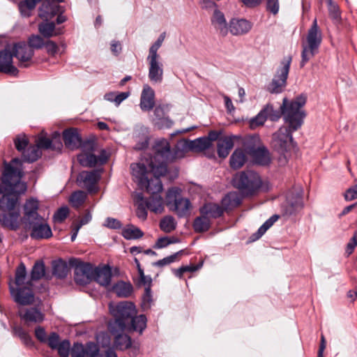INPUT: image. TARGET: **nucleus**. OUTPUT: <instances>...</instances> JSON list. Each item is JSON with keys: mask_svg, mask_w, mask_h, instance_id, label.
<instances>
[{"mask_svg": "<svg viewBox=\"0 0 357 357\" xmlns=\"http://www.w3.org/2000/svg\"><path fill=\"white\" fill-rule=\"evenodd\" d=\"M306 102V97L301 95L294 100L288 101L287 98L283 99L282 113L284 121L289 126H282L273 134L272 146L279 153L284 154L293 146L292 132L299 129L303 123L305 114L301 107Z\"/></svg>", "mask_w": 357, "mask_h": 357, "instance_id": "f257e3e1", "label": "nucleus"}, {"mask_svg": "<svg viewBox=\"0 0 357 357\" xmlns=\"http://www.w3.org/2000/svg\"><path fill=\"white\" fill-rule=\"evenodd\" d=\"M153 156L150 158L149 167L155 175L164 176L167 172V163L176 157H183V153L173 155L169 142L162 138L155 141L153 146Z\"/></svg>", "mask_w": 357, "mask_h": 357, "instance_id": "f03ea898", "label": "nucleus"}, {"mask_svg": "<svg viewBox=\"0 0 357 357\" xmlns=\"http://www.w3.org/2000/svg\"><path fill=\"white\" fill-rule=\"evenodd\" d=\"M21 160L14 158L10 163H4L0 184V195L6 192H24L26 187L21 182L23 176Z\"/></svg>", "mask_w": 357, "mask_h": 357, "instance_id": "7ed1b4c3", "label": "nucleus"}, {"mask_svg": "<svg viewBox=\"0 0 357 357\" xmlns=\"http://www.w3.org/2000/svg\"><path fill=\"white\" fill-rule=\"evenodd\" d=\"M233 185L245 196H252L261 189H267L259 174L252 170L236 174L233 178Z\"/></svg>", "mask_w": 357, "mask_h": 357, "instance_id": "20e7f679", "label": "nucleus"}, {"mask_svg": "<svg viewBox=\"0 0 357 357\" xmlns=\"http://www.w3.org/2000/svg\"><path fill=\"white\" fill-rule=\"evenodd\" d=\"M322 42V33L318 26L317 18L312 22V26L307 31L305 42L302 44L301 68L312 59L319 52Z\"/></svg>", "mask_w": 357, "mask_h": 357, "instance_id": "39448f33", "label": "nucleus"}, {"mask_svg": "<svg viewBox=\"0 0 357 357\" xmlns=\"http://www.w3.org/2000/svg\"><path fill=\"white\" fill-rule=\"evenodd\" d=\"M149 163V161L147 160V167L145 164L140 162L131 164L130 168L134 181L137 183L142 190L145 189L154 192L162 191V184L160 179V176L153 174L154 178L150 180L147 177V174L150 172Z\"/></svg>", "mask_w": 357, "mask_h": 357, "instance_id": "423d86ee", "label": "nucleus"}, {"mask_svg": "<svg viewBox=\"0 0 357 357\" xmlns=\"http://www.w3.org/2000/svg\"><path fill=\"white\" fill-rule=\"evenodd\" d=\"M166 204L178 218H185L190 215L191 202L182 195V191L179 188L174 187L167 190Z\"/></svg>", "mask_w": 357, "mask_h": 357, "instance_id": "0eeeda50", "label": "nucleus"}, {"mask_svg": "<svg viewBox=\"0 0 357 357\" xmlns=\"http://www.w3.org/2000/svg\"><path fill=\"white\" fill-rule=\"evenodd\" d=\"M111 312L115 317V322L121 331L127 328L130 321L135 314V307L132 303L123 301L111 307Z\"/></svg>", "mask_w": 357, "mask_h": 357, "instance_id": "6e6552de", "label": "nucleus"}, {"mask_svg": "<svg viewBox=\"0 0 357 357\" xmlns=\"http://www.w3.org/2000/svg\"><path fill=\"white\" fill-rule=\"evenodd\" d=\"M291 63V57L284 58L281 62V67L277 70L272 82L268 86V90L272 93H281L287 85V79L288 77L290 65Z\"/></svg>", "mask_w": 357, "mask_h": 357, "instance_id": "1a4fd4ad", "label": "nucleus"}, {"mask_svg": "<svg viewBox=\"0 0 357 357\" xmlns=\"http://www.w3.org/2000/svg\"><path fill=\"white\" fill-rule=\"evenodd\" d=\"M70 264L75 266L74 280L79 285H85L93 280V267L88 263H83L73 259L70 261Z\"/></svg>", "mask_w": 357, "mask_h": 357, "instance_id": "9d476101", "label": "nucleus"}, {"mask_svg": "<svg viewBox=\"0 0 357 357\" xmlns=\"http://www.w3.org/2000/svg\"><path fill=\"white\" fill-rule=\"evenodd\" d=\"M25 225L31 229L30 236L32 238L47 239L52 236L50 225L42 216L26 223Z\"/></svg>", "mask_w": 357, "mask_h": 357, "instance_id": "9b49d317", "label": "nucleus"}, {"mask_svg": "<svg viewBox=\"0 0 357 357\" xmlns=\"http://www.w3.org/2000/svg\"><path fill=\"white\" fill-rule=\"evenodd\" d=\"M9 289L14 301L20 305H29L34 302V294L32 286L13 287L9 285Z\"/></svg>", "mask_w": 357, "mask_h": 357, "instance_id": "f8f14e48", "label": "nucleus"}, {"mask_svg": "<svg viewBox=\"0 0 357 357\" xmlns=\"http://www.w3.org/2000/svg\"><path fill=\"white\" fill-rule=\"evenodd\" d=\"M101 176V172L98 169L92 171H83L77 176L79 185L85 188L89 192H96L98 190L96 184Z\"/></svg>", "mask_w": 357, "mask_h": 357, "instance_id": "ddd939ff", "label": "nucleus"}, {"mask_svg": "<svg viewBox=\"0 0 357 357\" xmlns=\"http://www.w3.org/2000/svg\"><path fill=\"white\" fill-rule=\"evenodd\" d=\"M109 155L105 149H102L99 155L93 153H81L77 155V160L83 167H93L97 165H103L107 162Z\"/></svg>", "mask_w": 357, "mask_h": 357, "instance_id": "4468645a", "label": "nucleus"}, {"mask_svg": "<svg viewBox=\"0 0 357 357\" xmlns=\"http://www.w3.org/2000/svg\"><path fill=\"white\" fill-rule=\"evenodd\" d=\"M303 206L302 197L293 193L287 196L281 204V212L284 216H290L300 211Z\"/></svg>", "mask_w": 357, "mask_h": 357, "instance_id": "2eb2a0df", "label": "nucleus"}, {"mask_svg": "<svg viewBox=\"0 0 357 357\" xmlns=\"http://www.w3.org/2000/svg\"><path fill=\"white\" fill-rule=\"evenodd\" d=\"M160 56L150 55L147 56L149 63V78L151 82L160 83L163 79L162 64L159 61Z\"/></svg>", "mask_w": 357, "mask_h": 357, "instance_id": "dca6fc26", "label": "nucleus"}, {"mask_svg": "<svg viewBox=\"0 0 357 357\" xmlns=\"http://www.w3.org/2000/svg\"><path fill=\"white\" fill-rule=\"evenodd\" d=\"M211 147L210 139L206 137H199L195 140L181 142L177 144V149H181L184 151H193L200 152Z\"/></svg>", "mask_w": 357, "mask_h": 357, "instance_id": "f3484780", "label": "nucleus"}, {"mask_svg": "<svg viewBox=\"0 0 357 357\" xmlns=\"http://www.w3.org/2000/svg\"><path fill=\"white\" fill-rule=\"evenodd\" d=\"M13 52L20 62V66L23 67L28 66V62L31 59L33 55V50L25 43H17L14 45Z\"/></svg>", "mask_w": 357, "mask_h": 357, "instance_id": "a211bd4d", "label": "nucleus"}, {"mask_svg": "<svg viewBox=\"0 0 357 357\" xmlns=\"http://www.w3.org/2000/svg\"><path fill=\"white\" fill-rule=\"evenodd\" d=\"M13 54L7 50L0 51V73L16 76L17 68L13 64Z\"/></svg>", "mask_w": 357, "mask_h": 357, "instance_id": "6ab92c4d", "label": "nucleus"}, {"mask_svg": "<svg viewBox=\"0 0 357 357\" xmlns=\"http://www.w3.org/2000/svg\"><path fill=\"white\" fill-rule=\"evenodd\" d=\"M247 149L248 153L252 157L256 164L268 165L271 162L270 153L265 146L254 148L247 144Z\"/></svg>", "mask_w": 357, "mask_h": 357, "instance_id": "aec40b11", "label": "nucleus"}, {"mask_svg": "<svg viewBox=\"0 0 357 357\" xmlns=\"http://www.w3.org/2000/svg\"><path fill=\"white\" fill-rule=\"evenodd\" d=\"M36 146L40 149H52L61 151L63 144L61 141L60 134L58 132H54L52 134V138L45 137H40L37 141Z\"/></svg>", "mask_w": 357, "mask_h": 357, "instance_id": "412c9836", "label": "nucleus"}, {"mask_svg": "<svg viewBox=\"0 0 357 357\" xmlns=\"http://www.w3.org/2000/svg\"><path fill=\"white\" fill-rule=\"evenodd\" d=\"M63 139L66 146L70 149H77L81 146L82 137L77 128L66 129L63 132Z\"/></svg>", "mask_w": 357, "mask_h": 357, "instance_id": "4be33fe9", "label": "nucleus"}, {"mask_svg": "<svg viewBox=\"0 0 357 357\" xmlns=\"http://www.w3.org/2000/svg\"><path fill=\"white\" fill-rule=\"evenodd\" d=\"M61 6L57 3L45 1L39 8L38 16L43 20L48 21L61 13Z\"/></svg>", "mask_w": 357, "mask_h": 357, "instance_id": "5701e85b", "label": "nucleus"}, {"mask_svg": "<svg viewBox=\"0 0 357 357\" xmlns=\"http://www.w3.org/2000/svg\"><path fill=\"white\" fill-rule=\"evenodd\" d=\"M155 105V92L149 85H144L141 93L139 107L144 112L151 111Z\"/></svg>", "mask_w": 357, "mask_h": 357, "instance_id": "b1692460", "label": "nucleus"}, {"mask_svg": "<svg viewBox=\"0 0 357 357\" xmlns=\"http://www.w3.org/2000/svg\"><path fill=\"white\" fill-rule=\"evenodd\" d=\"M252 28V24L247 20L233 18L229 24V32L234 36L247 33Z\"/></svg>", "mask_w": 357, "mask_h": 357, "instance_id": "393cba45", "label": "nucleus"}, {"mask_svg": "<svg viewBox=\"0 0 357 357\" xmlns=\"http://www.w3.org/2000/svg\"><path fill=\"white\" fill-rule=\"evenodd\" d=\"M211 24L215 29L222 36H226L229 33V25L227 23L225 15L220 10L215 9L211 17Z\"/></svg>", "mask_w": 357, "mask_h": 357, "instance_id": "a878e982", "label": "nucleus"}, {"mask_svg": "<svg viewBox=\"0 0 357 357\" xmlns=\"http://www.w3.org/2000/svg\"><path fill=\"white\" fill-rule=\"evenodd\" d=\"M22 192H6L0 198V211L17 212L15 210L18 202L17 195Z\"/></svg>", "mask_w": 357, "mask_h": 357, "instance_id": "bb28decb", "label": "nucleus"}, {"mask_svg": "<svg viewBox=\"0 0 357 357\" xmlns=\"http://www.w3.org/2000/svg\"><path fill=\"white\" fill-rule=\"evenodd\" d=\"M19 212L0 211V224L11 230H17L20 227Z\"/></svg>", "mask_w": 357, "mask_h": 357, "instance_id": "cd10ccee", "label": "nucleus"}, {"mask_svg": "<svg viewBox=\"0 0 357 357\" xmlns=\"http://www.w3.org/2000/svg\"><path fill=\"white\" fill-rule=\"evenodd\" d=\"M146 191L151 195L148 199L144 200L147 208L155 213H161L164 210V206L162 198L159 193L162 191L155 192L150 190Z\"/></svg>", "mask_w": 357, "mask_h": 357, "instance_id": "c85d7f7f", "label": "nucleus"}, {"mask_svg": "<svg viewBox=\"0 0 357 357\" xmlns=\"http://www.w3.org/2000/svg\"><path fill=\"white\" fill-rule=\"evenodd\" d=\"M39 207V204L37 199H28L24 206V224L32 221L36 220V218L41 217L38 213V209Z\"/></svg>", "mask_w": 357, "mask_h": 357, "instance_id": "c756f323", "label": "nucleus"}, {"mask_svg": "<svg viewBox=\"0 0 357 357\" xmlns=\"http://www.w3.org/2000/svg\"><path fill=\"white\" fill-rule=\"evenodd\" d=\"M19 316L26 322L40 323L44 320V314L36 307H30L19 311Z\"/></svg>", "mask_w": 357, "mask_h": 357, "instance_id": "7c9ffc66", "label": "nucleus"}, {"mask_svg": "<svg viewBox=\"0 0 357 357\" xmlns=\"http://www.w3.org/2000/svg\"><path fill=\"white\" fill-rule=\"evenodd\" d=\"M112 271L109 266L94 268L93 280L102 286H108L111 282Z\"/></svg>", "mask_w": 357, "mask_h": 357, "instance_id": "2f4dec72", "label": "nucleus"}, {"mask_svg": "<svg viewBox=\"0 0 357 357\" xmlns=\"http://www.w3.org/2000/svg\"><path fill=\"white\" fill-rule=\"evenodd\" d=\"M225 209L222 206H220L219 204L215 203H207L200 209V213L210 219V218H220L222 215Z\"/></svg>", "mask_w": 357, "mask_h": 357, "instance_id": "473e14b6", "label": "nucleus"}, {"mask_svg": "<svg viewBox=\"0 0 357 357\" xmlns=\"http://www.w3.org/2000/svg\"><path fill=\"white\" fill-rule=\"evenodd\" d=\"M241 202L242 199L237 192H230L222 198L221 204L225 211H230L238 206Z\"/></svg>", "mask_w": 357, "mask_h": 357, "instance_id": "72a5a7b5", "label": "nucleus"}, {"mask_svg": "<svg viewBox=\"0 0 357 357\" xmlns=\"http://www.w3.org/2000/svg\"><path fill=\"white\" fill-rule=\"evenodd\" d=\"M15 284V287L33 286L31 278H27L26 267L23 263H21L16 268Z\"/></svg>", "mask_w": 357, "mask_h": 357, "instance_id": "f704fd0d", "label": "nucleus"}, {"mask_svg": "<svg viewBox=\"0 0 357 357\" xmlns=\"http://www.w3.org/2000/svg\"><path fill=\"white\" fill-rule=\"evenodd\" d=\"M247 159L246 153L241 149H237L230 157V167L234 169H240L244 165Z\"/></svg>", "mask_w": 357, "mask_h": 357, "instance_id": "c9c22d12", "label": "nucleus"}, {"mask_svg": "<svg viewBox=\"0 0 357 357\" xmlns=\"http://www.w3.org/2000/svg\"><path fill=\"white\" fill-rule=\"evenodd\" d=\"M217 146L219 157L225 158L234 146L233 137H225L220 139Z\"/></svg>", "mask_w": 357, "mask_h": 357, "instance_id": "e433bc0d", "label": "nucleus"}, {"mask_svg": "<svg viewBox=\"0 0 357 357\" xmlns=\"http://www.w3.org/2000/svg\"><path fill=\"white\" fill-rule=\"evenodd\" d=\"M272 105H266L259 113L258 114L252 118L250 121V127L251 129H255L259 126H261L264 124L265 121L267 119V113L269 111H271Z\"/></svg>", "mask_w": 357, "mask_h": 357, "instance_id": "4c0bfd02", "label": "nucleus"}, {"mask_svg": "<svg viewBox=\"0 0 357 357\" xmlns=\"http://www.w3.org/2000/svg\"><path fill=\"white\" fill-rule=\"evenodd\" d=\"M88 357H117V355L114 351L111 349L105 351V353L100 351L99 346L93 342H88Z\"/></svg>", "mask_w": 357, "mask_h": 357, "instance_id": "58836bf2", "label": "nucleus"}, {"mask_svg": "<svg viewBox=\"0 0 357 357\" xmlns=\"http://www.w3.org/2000/svg\"><path fill=\"white\" fill-rule=\"evenodd\" d=\"M113 291L120 298H128L132 292V286L130 283L123 281L118 282L113 286Z\"/></svg>", "mask_w": 357, "mask_h": 357, "instance_id": "ea45409f", "label": "nucleus"}, {"mask_svg": "<svg viewBox=\"0 0 357 357\" xmlns=\"http://www.w3.org/2000/svg\"><path fill=\"white\" fill-rule=\"evenodd\" d=\"M38 31L43 37L47 38L59 34L55 31V23L53 22H49L44 20L38 24Z\"/></svg>", "mask_w": 357, "mask_h": 357, "instance_id": "a19ab883", "label": "nucleus"}, {"mask_svg": "<svg viewBox=\"0 0 357 357\" xmlns=\"http://www.w3.org/2000/svg\"><path fill=\"white\" fill-rule=\"evenodd\" d=\"M53 274L58 278H64L68 273V266L66 261L62 259L54 261L52 264Z\"/></svg>", "mask_w": 357, "mask_h": 357, "instance_id": "79ce46f5", "label": "nucleus"}, {"mask_svg": "<svg viewBox=\"0 0 357 357\" xmlns=\"http://www.w3.org/2000/svg\"><path fill=\"white\" fill-rule=\"evenodd\" d=\"M211 220L205 215H202L195 219L193 222V229L196 232L202 233L209 229Z\"/></svg>", "mask_w": 357, "mask_h": 357, "instance_id": "37998d69", "label": "nucleus"}, {"mask_svg": "<svg viewBox=\"0 0 357 357\" xmlns=\"http://www.w3.org/2000/svg\"><path fill=\"white\" fill-rule=\"evenodd\" d=\"M146 317L144 314L135 317L133 316V317L130 321V328L133 331H138L139 333H142L146 327Z\"/></svg>", "mask_w": 357, "mask_h": 357, "instance_id": "c03bdc74", "label": "nucleus"}, {"mask_svg": "<svg viewBox=\"0 0 357 357\" xmlns=\"http://www.w3.org/2000/svg\"><path fill=\"white\" fill-rule=\"evenodd\" d=\"M41 153L37 146H31L22 152V159L25 162H33L38 160Z\"/></svg>", "mask_w": 357, "mask_h": 357, "instance_id": "a18cd8bd", "label": "nucleus"}, {"mask_svg": "<svg viewBox=\"0 0 357 357\" xmlns=\"http://www.w3.org/2000/svg\"><path fill=\"white\" fill-rule=\"evenodd\" d=\"M176 225L177 223L174 217L167 215L160 220V228L165 233H171L176 229Z\"/></svg>", "mask_w": 357, "mask_h": 357, "instance_id": "49530a36", "label": "nucleus"}, {"mask_svg": "<svg viewBox=\"0 0 357 357\" xmlns=\"http://www.w3.org/2000/svg\"><path fill=\"white\" fill-rule=\"evenodd\" d=\"M143 235L144 233L142 230L133 225H129L122 231V236L128 240L138 239L142 238Z\"/></svg>", "mask_w": 357, "mask_h": 357, "instance_id": "de8ad7c7", "label": "nucleus"}, {"mask_svg": "<svg viewBox=\"0 0 357 357\" xmlns=\"http://www.w3.org/2000/svg\"><path fill=\"white\" fill-rule=\"evenodd\" d=\"M45 267L43 261H36L31 272V280L36 281L39 280L45 276Z\"/></svg>", "mask_w": 357, "mask_h": 357, "instance_id": "09e8293b", "label": "nucleus"}, {"mask_svg": "<svg viewBox=\"0 0 357 357\" xmlns=\"http://www.w3.org/2000/svg\"><path fill=\"white\" fill-rule=\"evenodd\" d=\"M41 0H25L19 4V10L24 17H29L31 15V11L35 8L36 3Z\"/></svg>", "mask_w": 357, "mask_h": 357, "instance_id": "8fccbe9b", "label": "nucleus"}, {"mask_svg": "<svg viewBox=\"0 0 357 357\" xmlns=\"http://www.w3.org/2000/svg\"><path fill=\"white\" fill-rule=\"evenodd\" d=\"M70 354L71 357H88V342L85 345L80 342H74Z\"/></svg>", "mask_w": 357, "mask_h": 357, "instance_id": "3c124183", "label": "nucleus"}, {"mask_svg": "<svg viewBox=\"0 0 357 357\" xmlns=\"http://www.w3.org/2000/svg\"><path fill=\"white\" fill-rule=\"evenodd\" d=\"M86 194L84 191L78 190L74 192L70 197V202L74 208H79L85 202Z\"/></svg>", "mask_w": 357, "mask_h": 357, "instance_id": "603ef678", "label": "nucleus"}, {"mask_svg": "<svg viewBox=\"0 0 357 357\" xmlns=\"http://www.w3.org/2000/svg\"><path fill=\"white\" fill-rule=\"evenodd\" d=\"M114 344L121 350L126 349L131 346V339L126 334H119L115 337Z\"/></svg>", "mask_w": 357, "mask_h": 357, "instance_id": "864d4df0", "label": "nucleus"}, {"mask_svg": "<svg viewBox=\"0 0 357 357\" xmlns=\"http://www.w3.org/2000/svg\"><path fill=\"white\" fill-rule=\"evenodd\" d=\"M279 218L278 215H273L268 219L257 230L255 239L260 238Z\"/></svg>", "mask_w": 357, "mask_h": 357, "instance_id": "5fc2aeb1", "label": "nucleus"}, {"mask_svg": "<svg viewBox=\"0 0 357 357\" xmlns=\"http://www.w3.org/2000/svg\"><path fill=\"white\" fill-rule=\"evenodd\" d=\"M71 344L70 342L68 340H63L61 342L59 345H58L56 350L58 352V354L60 357H69V355L71 351Z\"/></svg>", "mask_w": 357, "mask_h": 357, "instance_id": "6e6d98bb", "label": "nucleus"}, {"mask_svg": "<svg viewBox=\"0 0 357 357\" xmlns=\"http://www.w3.org/2000/svg\"><path fill=\"white\" fill-rule=\"evenodd\" d=\"M45 40L39 35H31L28 40V45L31 49H41L45 45Z\"/></svg>", "mask_w": 357, "mask_h": 357, "instance_id": "4d7b16f0", "label": "nucleus"}, {"mask_svg": "<svg viewBox=\"0 0 357 357\" xmlns=\"http://www.w3.org/2000/svg\"><path fill=\"white\" fill-rule=\"evenodd\" d=\"M153 303V297L151 294V290L150 287H146L144 294L142 296V307L144 310L150 309L151 304Z\"/></svg>", "mask_w": 357, "mask_h": 357, "instance_id": "13d9d810", "label": "nucleus"}, {"mask_svg": "<svg viewBox=\"0 0 357 357\" xmlns=\"http://www.w3.org/2000/svg\"><path fill=\"white\" fill-rule=\"evenodd\" d=\"M139 198L140 199V202L137 204L136 214L139 219L145 220L147 218V206H146L143 197L139 195Z\"/></svg>", "mask_w": 357, "mask_h": 357, "instance_id": "bf43d9fd", "label": "nucleus"}, {"mask_svg": "<svg viewBox=\"0 0 357 357\" xmlns=\"http://www.w3.org/2000/svg\"><path fill=\"white\" fill-rule=\"evenodd\" d=\"M15 333L21 339L24 344L27 346L32 344V340L31 336L22 327L15 328Z\"/></svg>", "mask_w": 357, "mask_h": 357, "instance_id": "052dcab7", "label": "nucleus"}, {"mask_svg": "<svg viewBox=\"0 0 357 357\" xmlns=\"http://www.w3.org/2000/svg\"><path fill=\"white\" fill-rule=\"evenodd\" d=\"M165 37H166L165 32H163L160 35V36L158 37L157 40L149 48V54L159 56V54H158V50L161 47Z\"/></svg>", "mask_w": 357, "mask_h": 357, "instance_id": "680f3d73", "label": "nucleus"}, {"mask_svg": "<svg viewBox=\"0 0 357 357\" xmlns=\"http://www.w3.org/2000/svg\"><path fill=\"white\" fill-rule=\"evenodd\" d=\"M181 252V251L176 252V253H174L170 256H168L167 257H165L162 259H160V260L157 261L156 262H155L153 264V265L156 266L162 267V266L170 264L178 259V255H180Z\"/></svg>", "mask_w": 357, "mask_h": 357, "instance_id": "e2e57ef3", "label": "nucleus"}, {"mask_svg": "<svg viewBox=\"0 0 357 357\" xmlns=\"http://www.w3.org/2000/svg\"><path fill=\"white\" fill-rule=\"evenodd\" d=\"M82 153H92L96 151L97 144L94 140H86L84 142L81 141V146Z\"/></svg>", "mask_w": 357, "mask_h": 357, "instance_id": "0e129e2a", "label": "nucleus"}, {"mask_svg": "<svg viewBox=\"0 0 357 357\" xmlns=\"http://www.w3.org/2000/svg\"><path fill=\"white\" fill-rule=\"evenodd\" d=\"M69 209L67 206L61 207L54 215V221L55 222H62L68 215Z\"/></svg>", "mask_w": 357, "mask_h": 357, "instance_id": "69168bd1", "label": "nucleus"}, {"mask_svg": "<svg viewBox=\"0 0 357 357\" xmlns=\"http://www.w3.org/2000/svg\"><path fill=\"white\" fill-rule=\"evenodd\" d=\"M170 109V105L168 104L160 105L155 107L154 109V116H155L157 121H161L164 117L167 112Z\"/></svg>", "mask_w": 357, "mask_h": 357, "instance_id": "338daca9", "label": "nucleus"}, {"mask_svg": "<svg viewBox=\"0 0 357 357\" xmlns=\"http://www.w3.org/2000/svg\"><path fill=\"white\" fill-rule=\"evenodd\" d=\"M46 342L52 349H56L61 341H60L59 335L55 332H52L48 336Z\"/></svg>", "mask_w": 357, "mask_h": 357, "instance_id": "774afa93", "label": "nucleus"}]
</instances>
